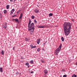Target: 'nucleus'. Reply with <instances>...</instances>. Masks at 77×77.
Instances as JSON below:
<instances>
[{"label": "nucleus", "instance_id": "nucleus-18", "mask_svg": "<svg viewBox=\"0 0 77 77\" xmlns=\"http://www.w3.org/2000/svg\"><path fill=\"white\" fill-rule=\"evenodd\" d=\"M15 0H10V1L11 2H13L14 3V2H15Z\"/></svg>", "mask_w": 77, "mask_h": 77}, {"label": "nucleus", "instance_id": "nucleus-24", "mask_svg": "<svg viewBox=\"0 0 77 77\" xmlns=\"http://www.w3.org/2000/svg\"><path fill=\"white\" fill-rule=\"evenodd\" d=\"M38 27H39V28H44V26H38Z\"/></svg>", "mask_w": 77, "mask_h": 77}, {"label": "nucleus", "instance_id": "nucleus-16", "mask_svg": "<svg viewBox=\"0 0 77 77\" xmlns=\"http://www.w3.org/2000/svg\"><path fill=\"white\" fill-rule=\"evenodd\" d=\"M29 62L30 63H31V64H33V60H32L31 61H30Z\"/></svg>", "mask_w": 77, "mask_h": 77}, {"label": "nucleus", "instance_id": "nucleus-33", "mask_svg": "<svg viewBox=\"0 0 77 77\" xmlns=\"http://www.w3.org/2000/svg\"><path fill=\"white\" fill-rule=\"evenodd\" d=\"M65 71V70L64 69H62V71H63V72H64V71Z\"/></svg>", "mask_w": 77, "mask_h": 77}, {"label": "nucleus", "instance_id": "nucleus-29", "mask_svg": "<svg viewBox=\"0 0 77 77\" xmlns=\"http://www.w3.org/2000/svg\"><path fill=\"white\" fill-rule=\"evenodd\" d=\"M34 23H37V21H36V20H34Z\"/></svg>", "mask_w": 77, "mask_h": 77}, {"label": "nucleus", "instance_id": "nucleus-23", "mask_svg": "<svg viewBox=\"0 0 77 77\" xmlns=\"http://www.w3.org/2000/svg\"><path fill=\"white\" fill-rule=\"evenodd\" d=\"M32 19H34V18H35V16L33 15L32 16Z\"/></svg>", "mask_w": 77, "mask_h": 77}, {"label": "nucleus", "instance_id": "nucleus-7", "mask_svg": "<svg viewBox=\"0 0 77 77\" xmlns=\"http://www.w3.org/2000/svg\"><path fill=\"white\" fill-rule=\"evenodd\" d=\"M26 65L28 66V68H29L30 66L29 65V63H26Z\"/></svg>", "mask_w": 77, "mask_h": 77}, {"label": "nucleus", "instance_id": "nucleus-34", "mask_svg": "<svg viewBox=\"0 0 77 77\" xmlns=\"http://www.w3.org/2000/svg\"><path fill=\"white\" fill-rule=\"evenodd\" d=\"M16 16V15H14L13 16H12V17H15Z\"/></svg>", "mask_w": 77, "mask_h": 77}, {"label": "nucleus", "instance_id": "nucleus-30", "mask_svg": "<svg viewBox=\"0 0 77 77\" xmlns=\"http://www.w3.org/2000/svg\"><path fill=\"white\" fill-rule=\"evenodd\" d=\"M63 77H66V75H63Z\"/></svg>", "mask_w": 77, "mask_h": 77}, {"label": "nucleus", "instance_id": "nucleus-2", "mask_svg": "<svg viewBox=\"0 0 77 77\" xmlns=\"http://www.w3.org/2000/svg\"><path fill=\"white\" fill-rule=\"evenodd\" d=\"M34 30H35V26L33 23H32L31 24L28 25V31L30 32V33L31 35L33 33Z\"/></svg>", "mask_w": 77, "mask_h": 77}, {"label": "nucleus", "instance_id": "nucleus-12", "mask_svg": "<svg viewBox=\"0 0 77 77\" xmlns=\"http://www.w3.org/2000/svg\"><path fill=\"white\" fill-rule=\"evenodd\" d=\"M0 71L1 72H3V68H2V67L0 68Z\"/></svg>", "mask_w": 77, "mask_h": 77}, {"label": "nucleus", "instance_id": "nucleus-3", "mask_svg": "<svg viewBox=\"0 0 77 77\" xmlns=\"http://www.w3.org/2000/svg\"><path fill=\"white\" fill-rule=\"evenodd\" d=\"M62 45V44H60L58 48L55 50L54 53L55 55L57 56L58 54H59V53L60 51V50H61Z\"/></svg>", "mask_w": 77, "mask_h": 77}, {"label": "nucleus", "instance_id": "nucleus-19", "mask_svg": "<svg viewBox=\"0 0 77 77\" xmlns=\"http://www.w3.org/2000/svg\"><path fill=\"white\" fill-rule=\"evenodd\" d=\"M72 77H77V75L74 74L72 76Z\"/></svg>", "mask_w": 77, "mask_h": 77}, {"label": "nucleus", "instance_id": "nucleus-6", "mask_svg": "<svg viewBox=\"0 0 77 77\" xmlns=\"http://www.w3.org/2000/svg\"><path fill=\"white\" fill-rule=\"evenodd\" d=\"M40 41H41V38H38L37 39V43L38 44H39L40 43Z\"/></svg>", "mask_w": 77, "mask_h": 77}, {"label": "nucleus", "instance_id": "nucleus-9", "mask_svg": "<svg viewBox=\"0 0 77 77\" xmlns=\"http://www.w3.org/2000/svg\"><path fill=\"white\" fill-rule=\"evenodd\" d=\"M23 15V13H21L20 17H19L20 19H21Z\"/></svg>", "mask_w": 77, "mask_h": 77}, {"label": "nucleus", "instance_id": "nucleus-38", "mask_svg": "<svg viewBox=\"0 0 77 77\" xmlns=\"http://www.w3.org/2000/svg\"><path fill=\"white\" fill-rule=\"evenodd\" d=\"M37 6H38V7L39 6V5H37Z\"/></svg>", "mask_w": 77, "mask_h": 77}, {"label": "nucleus", "instance_id": "nucleus-11", "mask_svg": "<svg viewBox=\"0 0 77 77\" xmlns=\"http://www.w3.org/2000/svg\"><path fill=\"white\" fill-rule=\"evenodd\" d=\"M13 20H15L16 22H18V19H13Z\"/></svg>", "mask_w": 77, "mask_h": 77}, {"label": "nucleus", "instance_id": "nucleus-27", "mask_svg": "<svg viewBox=\"0 0 77 77\" xmlns=\"http://www.w3.org/2000/svg\"><path fill=\"white\" fill-rule=\"evenodd\" d=\"M30 46L31 48V49H32V48L33 47V45H30Z\"/></svg>", "mask_w": 77, "mask_h": 77}, {"label": "nucleus", "instance_id": "nucleus-13", "mask_svg": "<svg viewBox=\"0 0 77 77\" xmlns=\"http://www.w3.org/2000/svg\"><path fill=\"white\" fill-rule=\"evenodd\" d=\"M6 8L7 9H9V5H7Z\"/></svg>", "mask_w": 77, "mask_h": 77}, {"label": "nucleus", "instance_id": "nucleus-39", "mask_svg": "<svg viewBox=\"0 0 77 77\" xmlns=\"http://www.w3.org/2000/svg\"><path fill=\"white\" fill-rule=\"evenodd\" d=\"M1 3V2H0V4Z\"/></svg>", "mask_w": 77, "mask_h": 77}, {"label": "nucleus", "instance_id": "nucleus-20", "mask_svg": "<svg viewBox=\"0 0 77 77\" xmlns=\"http://www.w3.org/2000/svg\"><path fill=\"white\" fill-rule=\"evenodd\" d=\"M40 50L41 49H40V48H38L37 49V51L38 52H39Z\"/></svg>", "mask_w": 77, "mask_h": 77}, {"label": "nucleus", "instance_id": "nucleus-8", "mask_svg": "<svg viewBox=\"0 0 77 77\" xmlns=\"http://www.w3.org/2000/svg\"><path fill=\"white\" fill-rule=\"evenodd\" d=\"M44 73H45V74H47V73H48V70H47V69L45 70H44Z\"/></svg>", "mask_w": 77, "mask_h": 77}, {"label": "nucleus", "instance_id": "nucleus-35", "mask_svg": "<svg viewBox=\"0 0 77 77\" xmlns=\"http://www.w3.org/2000/svg\"><path fill=\"white\" fill-rule=\"evenodd\" d=\"M20 11H17V14H18V13L19 12H20Z\"/></svg>", "mask_w": 77, "mask_h": 77}, {"label": "nucleus", "instance_id": "nucleus-36", "mask_svg": "<svg viewBox=\"0 0 77 77\" xmlns=\"http://www.w3.org/2000/svg\"><path fill=\"white\" fill-rule=\"evenodd\" d=\"M33 72H34L33 71H32L31 72V73L32 74V73H33Z\"/></svg>", "mask_w": 77, "mask_h": 77}, {"label": "nucleus", "instance_id": "nucleus-31", "mask_svg": "<svg viewBox=\"0 0 77 77\" xmlns=\"http://www.w3.org/2000/svg\"><path fill=\"white\" fill-rule=\"evenodd\" d=\"M12 14H13V12H12V11H11V13H10L11 15H12Z\"/></svg>", "mask_w": 77, "mask_h": 77}, {"label": "nucleus", "instance_id": "nucleus-32", "mask_svg": "<svg viewBox=\"0 0 77 77\" xmlns=\"http://www.w3.org/2000/svg\"><path fill=\"white\" fill-rule=\"evenodd\" d=\"M71 20L72 21H74V20L73 19H72Z\"/></svg>", "mask_w": 77, "mask_h": 77}, {"label": "nucleus", "instance_id": "nucleus-17", "mask_svg": "<svg viewBox=\"0 0 77 77\" xmlns=\"http://www.w3.org/2000/svg\"><path fill=\"white\" fill-rule=\"evenodd\" d=\"M32 22V21H31L30 20H29V23H28V25H29L30 24H31V23Z\"/></svg>", "mask_w": 77, "mask_h": 77}, {"label": "nucleus", "instance_id": "nucleus-1", "mask_svg": "<svg viewBox=\"0 0 77 77\" xmlns=\"http://www.w3.org/2000/svg\"><path fill=\"white\" fill-rule=\"evenodd\" d=\"M72 24L69 22H65L63 25V29L66 36H68L70 33Z\"/></svg>", "mask_w": 77, "mask_h": 77}, {"label": "nucleus", "instance_id": "nucleus-37", "mask_svg": "<svg viewBox=\"0 0 77 77\" xmlns=\"http://www.w3.org/2000/svg\"><path fill=\"white\" fill-rule=\"evenodd\" d=\"M62 75H61L60 76V77H62Z\"/></svg>", "mask_w": 77, "mask_h": 77}, {"label": "nucleus", "instance_id": "nucleus-4", "mask_svg": "<svg viewBox=\"0 0 77 77\" xmlns=\"http://www.w3.org/2000/svg\"><path fill=\"white\" fill-rule=\"evenodd\" d=\"M34 11L36 14H38V13H39V10L37 9H35L34 10Z\"/></svg>", "mask_w": 77, "mask_h": 77}, {"label": "nucleus", "instance_id": "nucleus-15", "mask_svg": "<svg viewBox=\"0 0 77 77\" xmlns=\"http://www.w3.org/2000/svg\"><path fill=\"white\" fill-rule=\"evenodd\" d=\"M61 40L63 42L65 40V38L63 37H62L61 38Z\"/></svg>", "mask_w": 77, "mask_h": 77}, {"label": "nucleus", "instance_id": "nucleus-22", "mask_svg": "<svg viewBox=\"0 0 77 77\" xmlns=\"http://www.w3.org/2000/svg\"><path fill=\"white\" fill-rule=\"evenodd\" d=\"M1 53L2 55H4V51H2L1 52Z\"/></svg>", "mask_w": 77, "mask_h": 77}, {"label": "nucleus", "instance_id": "nucleus-14", "mask_svg": "<svg viewBox=\"0 0 77 77\" xmlns=\"http://www.w3.org/2000/svg\"><path fill=\"white\" fill-rule=\"evenodd\" d=\"M53 14L52 13H50L49 14V17H51V16H53Z\"/></svg>", "mask_w": 77, "mask_h": 77}, {"label": "nucleus", "instance_id": "nucleus-5", "mask_svg": "<svg viewBox=\"0 0 77 77\" xmlns=\"http://www.w3.org/2000/svg\"><path fill=\"white\" fill-rule=\"evenodd\" d=\"M2 27L5 29H6L7 27V23H6L5 25H2Z\"/></svg>", "mask_w": 77, "mask_h": 77}, {"label": "nucleus", "instance_id": "nucleus-28", "mask_svg": "<svg viewBox=\"0 0 77 77\" xmlns=\"http://www.w3.org/2000/svg\"><path fill=\"white\" fill-rule=\"evenodd\" d=\"M36 46H33L32 48H36Z\"/></svg>", "mask_w": 77, "mask_h": 77}, {"label": "nucleus", "instance_id": "nucleus-26", "mask_svg": "<svg viewBox=\"0 0 77 77\" xmlns=\"http://www.w3.org/2000/svg\"><path fill=\"white\" fill-rule=\"evenodd\" d=\"M15 11V10L14 9H12L11 10V11L13 13Z\"/></svg>", "mask_w": 77, "mask_h": 77}, {"label": "nucleus", "instance_id": "nucleus-10", "mask_svg": "<svg viewBox=\"0 0 77 77\" xmlns=\"http://www.w3.org/2000/svg\"><path fill=\"white\" fill-rule=\"evenodd\" d=\"M30 40V38H25V40L26 41H27V42L29 41Z\"/></svg>", "mask_w": 77, "mask_h": 77}, {"label": "nucleus", "instance_id": "nucleus-25", "mask_svg": "<svg viewBox=\"0 0 77 77\" xmlns=\"http://www.w3.org/2000/svg\"><path fill=\"white\" fill-rule=\"evenodd\" d=\"M41 62H42V63H45V61H44V60H41Z\"/></svg>", "mask_w": 77, "mask_h": 77}, {"label": "nucleus", "instance_id": "nucleus-21", "mask_svg": "<svg viewBox=\"0 0 77 77\" xmlns=\"http://www.w3.org/2000/svg\"><path fill=\"white\" fill-rule=\"evenodd\" d=\"M4 14H6L7 13V10H5L4 11Z\"/></svg>", "mask_w": 77, "mask_h": 77}]
</instances>
